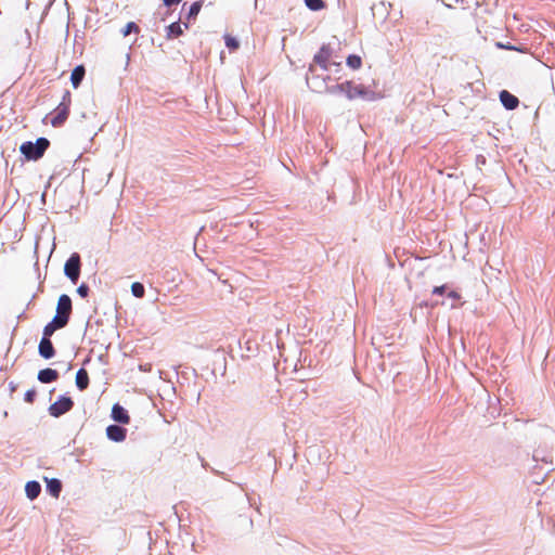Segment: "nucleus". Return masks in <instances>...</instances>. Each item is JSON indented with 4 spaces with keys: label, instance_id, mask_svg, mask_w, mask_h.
Masks as SVG:
<instances>
[{
    "label": "nucleus",
    "instance_id": "f257e3e1",
    "mask_svg": "<svg viewBox=\"0 0 555 555\" xmlns=\"http://www.w3.org/2000/svg\"><path fill=\"white\" fill-rule=\"evenodd\" d=\"M310 76L308 77V82L312 91L319 93H344L349 100H353L357 98H364L367 94V90L362 85H356L352 81H345L341 83H337L334 86H327V80H330V76H320L315 74L313 70V66H309Z\"/></svg>",
    "mask_w": 555,
    "mask_h": 555
},
{
    "label": "nucleus",
    "instance_id": "f03ea898",
    "mask_svg": "<svg viewBox=\"0 0 555 555\" xmlns=\"http://www.w3.org/2000/svg\"><path fill=\"white\" fill-rule=\"evenodd\" d=\"M72 105V93L66 90L62 96L61 103L53 112V116L50 119V124L54 128L62 127L69 116Z\"/></svg>",
    "mask_w": 555,
    "mask_h": 555
},
{
    "label": "nucleus",
    "instance_id": "7ed1b4c3",
    "mask_svg": "<svg viewBox=\"0 0 555 555\" xmlns=\"http://www.w3.org/2000/svg\"><path fill=\"white\" fill-rule=\"evenodd\" d=\"M49 145L50 142L48 139L39 138L36 143L30 141L24 142L21 145L20 151L27 159L37 160L43 156Z\"/></svg>",
    "mask_w": 555,
    "mask_h": 555
},
{
    "label": "nucleus",
    "instance_id": "20e7f679",
    "mask_svg": "<svg viewBox=\"0 0 555 555\" xmlns=\"http://www.w3.org/2000/svg\"><path fill=\"white\" fill-rule=\"evenodd\" d=\"M332 59V49L327 44H323L318 53L313 56V64L319 65L323 70H330L331 66L334 65L337 67V70L341 69V64L338 62H331Z\"/></svg>",
    "mask_w": 555,
    "mask_h": 555
},
{
    "label": "nucleus",
    "instance_id": "39448f33",
    "mask_svg": "<svg viewBox=\"0 0 555 555\" xmlns=\"http://www.w3.org/2000/svg\"><path fill=\"white\" fill-rule=\"evenodd\" d=\"M72 311L73 304L70 297L66 294L61 295L57 300L56 314L54 315V319L66 326L68 324Z\"/></svg>",
    "mask_w": 555,
    "mask_h": 555
},
{
    "label": "nucleus",
    "instance_id": "423d86ee",
    "mask_svg": "<svg viewBox=\"0 0 555 555\" xmlns=\"http://www.w3.org/2000/svg\"><path fill=\"white\" fill-rule=\"evenodd\" d=\"M80 267H81L80 256L77 253L72 254L70 257L65 262L64 273L74 284H76L79 279Z\"/></svg>",
    "mask_w": 555,
    "mask_h": 555
},
{
    "label": "nucleus",
    "instance_id": "0eeeda50",
    "mask_svg": "<svg viewBox=\"0 0 555 555\" xmlns=\"http://www.w3.org/2000/svg\"><path fill=\"white\" fill-rule=\"evenodd\" d=\"M73 406V400L69 397L62 396L57 401L49 406V413L53 417H60L61 415L70 411Z\"/></svg>",
    "mask_w": 555,
    "mask_h": 555
},
{
    "label": "nucleus",
    "instance_id": "6e6552de",
    "mask_svg": "<svg viewBox=\"0 0 555 555\" xmlns=\"http://www.w3.org/2000/svg\"><path fill=\"white\" fill-rule=\"evenodd\" d=\"M127 430L118 425H109L106 428V436L109 440L121 442L126 439Z\"/></svg>",
    "mask_w": 555,
    "mask_h": 555
},
{
    "label": "nucleus",
    "instance_id": "1a4fd4ad",
    "mask_svg": "<svg viewBox=\"0 0 555 555\" xmlns=\"http://www.w3.org/2000/svg\"><path fill=\"white\" fill-rule=\"evenodd\" d=\"M38 351H39V354L43 359H51L55 354V349L53 347V344H52L51 339H49L48 337L41 338L39 346H38Z\"/></svg>",
    "mask_w": 555,
    "mask_h": 555
},
{
    "label": "nucleus",
    "instance_id": "9d476101",
    "mask_svg": "<svg viewBox=\"0 0 555 555\" xmlns=\"http://www.w3.org/2000/svg\"><path fill=\"white\" fill-rule=\"evenodd\" d=\"M112 417L114 421L121 424H129L130 422L128 412L118 403H115L112 408Z\"/></svg>",
    "mask_w": 555,
    "mask_h": 555
},
{
    "label": "nucleus",
    "instance_id": "9b49d317",
    "mask_svg": "<svg viewBox=\"0 0 555 555\" xmlns=\"http://www.w3.org/2000/svg\"><path fill=\"white\" fill-rule=\"evenodd\" d=\"M500 100L507 109H515L519 105V100L507 90L501 91Z\"/></svg>",
    "mask_w": 555,
    "mask_h": 555
},
{
    "label": "nucleus",
    "instance_id": "f8f14e48",
    "mask_svg": "<svg viewBox=\"0 0 555 555\" xmlns=\"http://www.w3.org/2000/svg\"><path fill=\"white\" fill-rule=\"evenodd\" d=\"M59 378V373L53 369H43L38 373V379L43 384L55 382Z\"/></svg>",
    "mask_w": 555,
    "mask_h": 555
},
{
    "label": "nucleus",
    "instance_id": "ddd939ff",
    "mask_svg": "<svg viewBox=\"0 0 555 555\" xmlns=\"http://www.w3.org/2000/svg\"><path fill=\"white\" fill-rule=\"evenodd\" d=\"M85 74H86V69H85L83 65H78L73 69L72 75H70V81L75 89L78 88L79 85L81 83V81L85 77Z\"/></svg>",
    "mask_w": 555,
    "mask_h": 555
},
{
    "label": "nucleus",
    "instance_id": "4468645a",
    "mask_svg": "<svg viewBox=\"0 0 555 555\" xmlns=\"http://www.w3.org/2000/svg\"><path fill=\"white\" fill-rule=\"evenodd\" d=\"M25 492L28 499L35 500L41 492V486L37 481H28L25 486Z\"/></svg>",
    "mask_w": 555,
    "mask_h": 555
},
{
    "label": "nucleus",
    "instance_id": "2eb2a0df",
    "mask_svg": "<svg viewBox=\"0 0 555 555\" xmlns=\"http://www.w3.org/2000/svg\"><path fill=\"white\" fill-rule=\"evenodd\" d=\"M76 385L79 390H85L89 386V375L85 369H80L76 373Z\"/></svg>",
    "mask_w": 555,
    "mask_h": 555
},
{
    "label": "nucleus",
    "instance_id": "dca6fc26",
    "mask_svg": "<svg viewBox=\"0 0 555 555\" xmlns=\"http://www.w3.org/2000/svg\"><path fill=\"white\" fill-rule=\"evenodd\" d=\"M63 327H65V325L53 318L52 321L43 327L42 337H48L50 339L55 331Z\"/></svg>",
    "mask_w": 555,
    "mask_h": 555
},
{
    "label": "nucleus",
    "instance_id": "f3484780",
    "mask_svg": "<svg viewBox=\"0 0 555 555\" xmlns=\"http://www.w3.org/2000/svg\"><path fill=\"white\" fill-rule=\"evenodd\" d=\"M48 492L55 499L60 496L62 490V483L59 479L52 478L47 481Z\"/></svg>",
    "mask_w": 555,
    "mask_h": 555
},
{
    "label": "nucleus",
    "instance_id": "a211bd4d",
    "mask_svg": "<svg viewBox=\"0 0 555 555\" xmlns=\"http://www.w3.org/2000/svg\"><path fill=\"white\" fill-rule=\"evenodd\" d=\"M167 38H176L183 34L180 23L175 22L167 27Z\"/></svg>",
    "mask_w": 555,
    "mask_h": 555
},
{
    "label": "nucleus",
    "instance_id": "6ab92c4d",
    "mask_svg": "<svg viewBox=\"0 0 555 555\" xmlns=\"http://www.w3.org/2000/svg\"><path fill=\"white\" fill-rule=\"evenodd\" d=\"M203 1H196L191 4L188 13V20H195L202 9Z\"/></svg>",
    "mask_w": 555,
    "mask_h": 555
},
{
    "label": "nucleus",
    "instance_id": "aec40b11",
    "mask_svg": "<svg viewBox=\"0 0 555 555\" xmlns=\"http://www.w3.org/2000/svg\"><path fill=\"white\" fill-rule=\"evenodd\" d=\"M347 65L352 69H359L362 66V60L359 55L351 54L347 57Z\"/></svg>",
    "mask_w": 555,
    "mask_h": 555
},
{
    "label": "nucleus",
    "instance_id": "412c9836",
    "mask_svg": "<svg viewBox=\"0 0 555 555\" xmlns=\"http://www.w3.org/2000/svg\"><path fill=\"white\" fill-rule=\"evenodd\" d=\"M131 292H132L134 297L142 298L144 296V294H145V288H144L142 283L134 282L131 285Z\"/></svg>",
    "mask_w": 555,
    "mask_h": 555
},
{
    "label": "nucleus",
    "instance_id": "4be33fe9",
    "mask_svg": "<svg viewBox=\"0 0 555 555\" xmlns=\"http://www.w3.org/2000/svg\"><path fill=\"white\" fill-rule=\"evenodd\" d=\"M306 5L313 11H318L324 8V1L323 0H305Z\"/></svg>",
    "mask_w": 555,
    "mask_h": 555
},
{
    "label": "nucleus",
    "instance_id": "5701e85b",
    "mask_svg": "<svg viewBox=\"0 0 555 555\" xmlns=\"http://www.w3.org/2000/svg\"><path fill=\"white\" fill-rule=\"evenodd\" d=\"M140 31L139 26L134 22H129L122 29V36L126 37L131 33L138 34Z\"/></svg>",
    "mask_w": 555,
    "mask_h": 555
},
{
    "label": "nucleus",
    "instance_id": "b1692460",
    "mask_svg": "<svg viewBox=\"0 0 555 555\" xmlns=\"http://www.w3.org/2000/svg\"><path fill=\"white\" fill-rule=\"evenodd\" d=\"M225 46L228 48H230L231 50H235L238 48V42L235 38L231 37V36H225Z\"/></svg>",
    "mask_w": 555,
    "mask_h": 555
},
{
    "label": "nucleus",
    "instance_id": "393cba45",
    "mask_svg": "<svg viewBox=\"0 0 555 555\" xmlns=\"http://www.w3.org/2000/svg\"><path fill=\"white\" fill-rule=\"evenodd\" d=\"M36 395H37V392H36L35 389H29V390L26 391L24 400L27 403L31 404L35 401Z\"/></svg>",
    "mask_w": 555,
    "mask_h": 555
},
{
    "label": "nucleus",
    "instance_id": "a878e982",
    "mask_svg": "<svg viewBox=\"0 0 555 555\" xmlns=\"http://www.w3.org/2000/svg\"><path fill=\"white\" fill-rule=\"evenodd\" d=\"M77 293L82 298H86L89 295V286L87 284L82 283L81 285L78 286Z\"/></svg>",
    "mask_w": 555,
    "mask_h": 555
},
{
    "label": "nucleus",
    "instance_id": "bb28decb",
    "mask_svg": "<svg viewBox=\"0 0 555 555\" xmlns=\"http://www.w3.org/2000/svg\"><path fill=\"white\" fill-rule=\"evenodd\" d=\"M444 292H446V285L436 286L433 289V294H436V295H442V294H444Z\"/></svg>",
    "mask_w": 555,
    "mask_h": 555
},
{
    "label": "nucleus",
    "instance_id": "cd10ccee",
    "mask_svg": "<svg viewBox=\"0 0 555 555\" xmlns=\"http://www.w3.org/2000/svg\"><path fill=\"white\" fill-rule=\"evenodd\" d=\"M182 0H163L164 4L166 7H171V5H175V4H178L180 3Z\"/></svg>",
    "mask_w": 555,
    "mask_h": 555
},
{
    "label": "nucleus",
    "instance_id": "c85d7f7f",
    "mask_svg": "<svg viewBox=\"0 0 555 555\" xmlns=\"http://www.w3.org/2000/svg\"><path fill=\"white\" fill-rule=\"evenodd\" d=\"M448 296H449L450 298H452V299H456V300L461 298V295H460L457 292H455V291H451V292H449V293H448Z\"/></svg>",
    "mask_w": 555,
    "mask_h": 555
},
{
    "label": "nucleus",
    "instance_id": "c756f323",
    "mask_svg": "<svg viewBox=\"0 0 555 555\" xmlns=\"http://www.w3.org/2000/svg\"><path fill=\"white\" fill-rule=\"evenodd\" d=\"M17 386L13 383H10V390L11 392H14L16 390Z\"/></svg>",
    "mask_w": 555,
    "mask_h": 555
}]
</instances>
